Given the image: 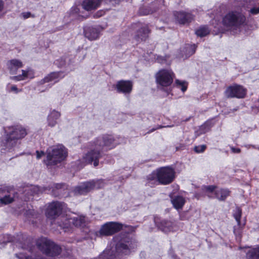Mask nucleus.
Instances as JSON below:
<instances>
[{"mask_svg": "<svg viewBox=\"0 0 259 259\" xmlns=\"http://www.w3.org/2000/svg\"><path fill=\"white\" fill-rule=\"evenodd\" d=\"M216 187L214 186H207L204 187V190L207 192H212L213 191L215 192Z\"/></svg>", "mask_w": 259, "mask_h": 259, "instance_id": "obj_36", "label": "nucleus"}, {"mask_svg": "<svg viewBox=\"0 0 259 259\" xmlns=\"http://www.w3.org/2000/svg\"><path fill=\"white\" fill-rule=\"evenodd\" d=\"M67 156V151L62 145H58L50 147L47 150L46 159L44 160L45 164L54 165L60 163Z\"/></svg>", "mask_w": 259, "mask_h": 259, "instance_id": "obj_3", "label": "nucleus"}, {"mask_svg": "<svg viewBox=\"0 0 259 259\" xmlns=\"http://www.w3.org/2000/svg\"><path fill=\"white\" fill-rule=\"evenodd\" d=\"M93 146V149L88 152L83 157V160L87 163H92L95 166H97L99 164V159L101 157V150L97 149Z\"/></svg>", "mask_w": 259, "mask_h": 259, "instance_id": "obj_13", "label": "nucleus"}, {"mask_svg": "<svg viewBox=\"0 0 259 259\" xmlns=\"http://www.w3.org/2000/svg\"><path fill=\"white\" fill-rule=\"evenodd\" d=\"M95 148L102 150L104 148L111 149L114 148L118 143L115 139L110 135H104L96 138L93 142Z\"/></svg>", "mask_w": 259, "mask_h": 259, "instance_id": "obj_5", "label": "nucleus"}, {"mask_svg": "<svg viewBox=\"0 0 259 259\" xmlns=\"http://www.w3.org/2000/svg\"><path fill=\"white\" fill-rule=\"evenodd\" d=\"M11 91L14 92L16 94L19 92V91L17 89L16 85H13L11 87Z\"/></svg>", "mask_w": 259, "mask_h": 259, "instance_id": "obj_40", "label": "nucleus"}, {"mask_svg": "<svg viewBox=\"0 0 259 259\" xmlns=\"http://www.w3.org/2000/svg\"><path fill=\"white\" fill-rule=\"evenodd\" d=\"M158 227L162 231L167 233L178 230L181 227H182V224L177 221L171 222L163 220L158 224Z\"/></svg>", "mask_w": 259, "mask_h": 259, "instance_id": "obj_14", "label": "nucleus"}, {"mask_svg": "<svg viewBox=\"0 0 259 259\" xmlns=\"http://www.w3.org/2000/svg\"><path fill=\"white\" fill-rule=\"evenodd\" d=\"M246 94L245 90L241 85L235 84L227 88L225 95L227 98H244Z\"/></svg>", "mask_w": 259, "mask_h": 259, "instance_id": "obj_11", "label": "nucleus"}, {"mask_svg": "<svg viewBox=\"0 0 259 259\" xmlns=\"http://www.w3.org/2000/svg\"><path fill=\"white\" fill-rule=\"evenodd\" d=\"M61 185L60 184H56V185H55V187H56L57 189H59V188H61Z\"/></svg>", "mask_w": 259, "mask_h": 259, "instance_id": "obj_47", "label": "nucleus"}, {"mask_svg": "<svg viewBox=\"0 0 259 259\" xmlns=\"http://www.w3.org/2000/svg\"><path fill=\"white\" fill-rule=\"evenodd\" d=\"M36 158L37 159H40L44 155V152L42 151H36Z\"/></svg>", "mask_w": 259, "mask_h": 259, "instance_id": "obj_39", "label": "nucleus"}, {"mask_svg": "<svg viewBox=\"0 0 259 259\" xmlns=\"http://www.w3.org/2000/svg\"><path fill=\"white\" fill-rule=\"evenodd\" d=\"M206 148V145H201L195 146L194 148V150L196 153H202V152H204V150H205Z\"/></svg>", "mask_w": 259, "mask_h": 259, "instance_id": "obj_34", "label": "nucleus"}, {"mask_svg": "<svg viewBox=\"0 0 259 259\" xmlns=\"http://www.w3.org/2000/svg\"><path fill=\"white\" fill-rule=\"evenodd\" d=\"M173 125H167V126H158L157 127L155 128H153L152 130H151L150 131V132H153L155 130H157V129H159V128H162L163 127H172Z\"/></svg>", "mask_w": 259, "mask_h": 259, "instance_id": "obj_42", "label": "nucleus"}, {"mask_svg": "<svg viewBox=\"0 0 259 259\" xmlns=\"http://www.w3.org/2000/svg\"><path fill=\"white\" fill-rule=\"evenodd\" d=\"M245 21V16L239 12H230L223 19L224 25L227 26H238L242 24Z\"/></svg>", "mask_w": 259, "mask_h": 259, "instance_id": "obj_9", "label": "nucleus"}, {"mask_svg": "<svg viewBox=\"0 0 259 259\" xmlns=\"http://www.w3.org/2000/svg\"><path fill=\"white\" fill-rule=\"evenodd\" d=\"M196 46L195 45H187L184 49L185 52V57H188L192 55L196 51Z\"/></svg>", "mask_w": 259, "mask_h": 259, "instance_id": "obj_30", "label": "nucleus"}, {"mask_svg": "<svg viewBox=\"0 0 259 259\" xmlns=\"http://www.w3.org/2000/svg\"><path fill=\"white\" fill-rule=\"evenodd\" d=\"M147 180L148 182L151 184H157L158 183V169L155 171H153L151 174L148 175L147 177Z\"/></svg>", "mask_w": 259, "mask_h": 259, "instance_id": "obj_28", "label": "nucleus"}, {"mask_svg": "<svg viewBox=\"0 0 259 259\" xmlns=\"http://www.w3.org/2000/svg\"><path fill=\"white\" fill-rule=\"evenodd\" d=\"M169 196L170 201L174 208L177 210L182 209L185 203L184 198L179 195L172 196V195H170Z\"/></svg>", "mask_w": 259, "mask_h": 259, "instance_id": "obj_22", "label": "nucleus"}, {"mask_svg": "<svg viewBox=\"0 0 259 259\" xmlns=\"http://www.w3.org/2000/svg\"><path fill=\"white\" fill-rule=\"evenodd\" d=\"M64 77V74L62 72H53L49 74L43 79L39 81V83L43 84L45 83L54 82H57Z\"/></svg>", "mask_w": 259, "mask_h": 259, "instance_id": "obj_17", "label": "nucleus"}, {"mask_svg": "<svg viewBox=\"0 0 259 259\" xmlns=\"http://www.w3.org/2000/svg\"><path fill=\"white\" fill-rule=\"evenodd\" d=\"M21 15L24 19H26L30 17L31 13L30 12H24L21 14Z\"/></svg>", "mask_w": 259, "mask_h": 259, "instance_id": "obj_38", "label": "nucleus"}, {"mask_svg": "<svg viewBox=\"0 0 259 259\" xmlns=\"http://www.w3.org/2000/svg\"><path fill=\"white\" fill-rule=\"evenodd\" d=\"M249 13L251 15H257L259 14V3L254 1H251L249 4Z\"/></svg>", "mask_w": 259, "mask_h": 259, "instance_id": "obj_24", "label": "nucleus"}, {"mask_svg": "<svg viewBox=\"0 0 259 259\" xmlns=\"http://www.w3.org/2000/svg\"><path fill=\"white\" fill-rule=\"evenodd\" d=\"M208 131V128L207 127V125H206V124L202 125L200 127L199 131L197 132L198 133L197 135H199L200 134H204L206 132H207Z\"/></svg>", "mask_w": 259, "mask_h": 259, "instance_id": "obj_35", "label": "nucleus"}, {"mask_svg": "<svg viewBox=\"0 0 259 259\" xmlns=\"http://www.w3.org/2000/svg\"><path fill=\"white\" fill-rule=\"evenodd\" d=\"M176 20L180 23L185 24L191 22L194 19V16L190 13L185 11L174 12Z\"/></svg>", "mask_w": 259, "mask_h": 259, "instance_id": "obj_15", "label": "nucleus"}, {"mask_svg": "<svg viewBox=\"0 0 259 259\" xmlns=\"http://www.w3.org/2000/svg\"><path fill=\"white\" fill-rule=\"evenodd\" d=\"M36 245L38 249L48 256L55 257L59 255L61 248L52 240L41 237L37 239Z\"/></svg>", "mask_w": 259, "mask_h": 259, "instance_id": "obj_4", "label": "nucleus"}, {"mask_svg": "<svg viewBox=\"0 0 259 259\" xmlns=\"http://www.w3.org/2000/svg\"><path fill=\"white\" fill-rule=\"evenodd\" d=\"M210 30L205 26H201L195 31L196 34L200 37H204L209 33Z\"/></svg>", "mask_w": 259, "mask_h": 259, "instance_id": "obj_29", "label": "nucleus"}, {"mask_svg": "<svg viewBox=\"0 0 259 259\" xmlns=\"http://www.w3.org/2000/svg\"><path fill=\"white\" fill-rule=\"evenodd\" d=\"M229 194L230 191L227 189H217L215 190V197L220 201L224 200Z\"/></svg>", "mask_w": 259, "mask_h": 259, "instance_id": "obj_23", "label": "nucleus"}, {"mask_svg": "<svg viewBox=\"0 0 259 259\" xmlns=\"http://www.w3.org/2000/svg\"><path fill=\"white\" fill-rule=\"evenodd\" d=\"M65 204L58 201H54L50 203L46 211V215L48 218H55L62 212Z\"/></svg>", "mask_w": 259, "mask_h": 259, "instance_id": "obj_12", "label": "nucleus"}, {"mask_svg": "<svg viewBox=\"0 0 259 259\" xmlns=\"http://www.w3.org/2000/svg\"><path fill=\"white\" fill-rule=\"evenodd\" d=\"M115 88L118 93L128 94L132 90L133 83L130 80H121L116 82Z\"/></svg>", "mask_w": 259, "mask_h": 259, "instance_id": "obj_16", "label": "nucleus"}, {"mask_svg": "<svg viewBox=\"0 0 259 259\" xmlns=\"http://www.w3.org/2000/svg\"><path fill=\"white\" fill-rule=\"evenodd\" d=\"M6 139L4 146L8 150L17 145L18 141L24 138L27 133L26 130L21 125L9 126L6 130Z\"/></svg>", "mask_w": 259, "mask_h": 259, "instance_id": "obj_1", "label": "nucleus"}, {"mask_svg": "<svg viewBox=\"0 0 259 259\" xmlns=\"http://www.w3.org/2000/svg\"><path fill=\"white\" fill-rule=\"evenodd\" d=\"M231 151L233 153H238L240 152V149L239 148H235L232 147Z\"/></svg>", "mask_w": 259, "mask_h": 259, "instance_id": "obj_44", "label": "nucleus"}, {"mask_svg": "<svg viewBox=\"0 0 259 259\" xmlns=\"http://www.w3.org/2000/svg\"><path fill=\"white\" fill-rule=\"evenodd\" d=\"M102 0H83L81 6L87 11H91L97 9L101 5Z\"/></svg>", "mask_w": 259, "mask_h": 259, "instance_id": "obj_18", "label": "nucleus"}, {"mask_svg": "<svg viewBox=\"0 0 259 259\" xmlns=\"http://www.w3.org/2000/svg\"><path fill=\"white\" fill-rule=\"evenodd\" d=\"M149 32L150 31L148 27L147 26H145L141 28V29L138 31L137 36L138 38L142 40H145L148 36Z\"/></svg>", "mask_w": 259, "mask_h": 259, "instance_id": "obj_25", "label": "nucleus"}, {"mask_svg": "<svg viewBox=\"0 0 259 259\" xmlns=\"http://www.w3.org/2000/svg\"><path fill=\"white\" fill-rule=\"evenodd\" d=\"M61 114L59 112L53 110L48 115L47 125L51 127H54L57 123V120L60 118Z\"/></svg>", "mask_w": 259, "mask_h": 259, "instance_id": "obj_20", "label": "nucleus"}, {"mask_svg": "<svg viewBox=\"0 0 259 259\" xmlns=\"http://www.w3.org/2000/svg\"><path fill=\"white\" fill-rule=\"evenodd\" d=\"M151 13H152V12H151L150 11H146L145 12L143 11V9H140V13L141 15H147V14H149Z\"/></svg>", "mask_w": 259, "mask_h": 259, "instance_id": "obj_43", "label": "nucleus"}, {"mask_svg": "<svg viewBox=\"0 0 259 259\" xmlns=\"http://www.w3.org/2000/svg\"><path fill=\"white\" fill-rule=\"evenodd\" d=\"M176 84L177 87L180 88L183 92L186 91L187 89V83L186 82L177 79L176 80Z\"/></svg>", "mask_w": 259, "mask_h": 259, "instance_id": "obj_33", "label": "nucleus"}, {"mask_svg": "<svg viewBox=\"0 0 259 259\" xmlns=\"http://www.w3.org/2000/svg\"><path fill=\"white\" fill-rule=\"evenodd\" d=\"M247 259H259V245L249 250L246 254Z\"/></svg>", "mask_w": 259, "mask_h": 259, "instance_id": "obj_26", "label": "nucleus"}, {"mask_svg": "<svg viewBox=\"0 0 259 259\" xmlns=\"http://www.w3.org/2000/svg\"><path fill=\"white\" fill-rule=\"evenodd\" d=\"M242 215V210L239 207H236L233 213V217L236 220L239 227H241L240 219Z\"/></svg>", "mask_w": 259, "mask_h": 259, "instance_id": "obj_31", "label": "nucleus"}, {"mask_svg": "<svg viewBox=\"0 0 259 259\" xmlns=\"http://www.w3.org/2000/svg\"><path fill=\"white\" fill-rule=\"evenodd\" d=\"M122 225L115 222H109L102 225L98 232L100 236H110L121 229Z\"/></svg>", "mask_w": 259, "mask_h": 259, "instance_id": "obj_10", "label": "nucleus"}, {"mask_svg": "<svg viewBox=\"0 0 259 259\" xmlns=\"http://www.w3.org/2000/svg\"><path fill=\"white\" fill-rule=\"evenodd\" d=\"M58 221V224L61 228L65 230V231H69L72 226L76 228H85L88 225V220L83 215H70L62 216Z\"/></svg>", "mask_w": 259, "mask_h": 259, "instance_id": "obj_2", "label": "nucleus"}, {"mask_svg": "<svg viewBox=\"0 0 259 259\" xmlns=\"http://www.w3.org/2000/svg\"><path fill=\"white\" fill-rule=\"evenodd\" d=\"M120 0H109L110 2H113L115 4L118 3Z\"/></svg>", "mask_w": 259, "mask_h": 259, "instance_id": "obj_46", "label": "nucleus"}, {"mask_svg": "<svg viewBox=\"0 0 259 259\" xmlns=\"http://www.w3.org/2000/svg\"><path fill=\"white\" fill-rule=\"evenodd\" d=\"M234 233L236 236H240L241 234V231L239 229H237L236 228L234 229Z\"/></svg>", "mask_w": 259, "mask_h": 259, "instance_id": "obj_41", "label": "nucleus"}, {"mask_svg": "<svg viewBox=\"0 0 259 259\" xmlns=\"http://www.w3.org/2000/svg\"><path fill=\"white\" fill-rule=\"evenodd\" d=\"M14 201L13 197L10 195H5L4 197L0 198V202L3 204H8L12 203Z\"/></svg>", "mask_w": 259, "mask_h": 259, "instance_id": "obj_32", "label": "nucleus"}, {"mask_svg": "<svg viewBox=\"0 0 259 259\" xmlns=\"http://www.w3.org/2000/svg\"><path fill=\"white\" fill-rule=\"evenodd\" d=\"M7 66L10 73L12 74H15L16 73L17 70L23 66V63L19 60L12 59L7 62Z\"/></svg>", "mask_w": 259, "mask_h": 259, "instance_id": "obj_21", "label": "nucleus"}, {"mask_svg": "<svg viewBox=\"0 0 259 259\" xmlns=\"http://www.w3.org/2000/svg\"><path fill=\"white\" fill-rule=\"evenodd\" d=\"M100 31V27H89L84 29V35L89 40H96L99 38Z\"/></svg>", "mask_w": 259, "mask_h": 259, "instance_id": "obj_19", "label": "nucleus"}, {"mask_svg": "<svg viewBox=\"0 0 259 259\" xmlns=\"http://www.w3.org/2000/svg\"><path fill=\"white\" fill-rule=\"evenodd\" d=\"M6 190V188L5 187L0 188V192H4Z\"/></svg>", "mask_w": 259, "mask_h": 259, "instance_id": "obj_45", "label": "nucleus"}, {"mask_svg": "<svg viewBox=\"0 0 259 259\" xmlns=\"http://www.w3.org/2000/svg\"><path fill=\"white\" fill-rule=\"evenodd\" d=\"M156 81L158 87H166L173 81L174 74L170 70L161 69L156 74Z\"/></svg>", "mask_w": 259, "mask_h": 259, "instance_id": "obj_7", "label": "nucleus"}, {"mask_svg": "<svg viewBox=\"0 0 259 259\" xmlns=\"http://www.w3.org/2000/svg\"><path fill=\"white\" fill-rule=\"evenodd\" d=\"M31 71L30 70H22V74L13 76L12 78L17 81L23 80L28 78L30 74Z\"/></svg>", "mask_w": 259, "mask_h": 259, "instance_id": "obj_27", "label": "nucleus"}, {"mask_svg": "<svg viewBox=\"0 0 259 259\" xmlns=\"http://www.w3.org/2000/svg\"><path fill=\"white\" fill-rule=\"evenodd\" d=\"M70 12L73 14H78L79 12V8L77 6H73L70 10Z\"/></svg>", "mask_w": 259, "mask_h": 259, "instance_id": "obj_37", "label": "nucleus"}, {"mask_svg": "<svg viewBox=\"0 0 259 259\" xmlns=\"http://www.w3.org/2000/svg\"><path fill=\"white\" fill-rule=\"evenodd\" d=\"M175 170L170 167H162L158 169V183L167 185L175 178Z\"/></svg>", "mask_w": 259, "mask_h": 259, "instance_id": "obj_8", "label": "nucleus"}, {"mask_svg": "<svg viewBox=\"0 0 259 259\" xmlns=\"http://www.w3.org/2000/svg\"><path fill=\"white\" fill-rule=\"evenodd\" d=\"M105 183L102 180H92L82 183L74 189L76 194H84L95 189L103 187Z\"/></svg>", "mask_w": 259, "mask_h": 259, "instance_id": "obj_6", "label": "nucleus"}]
</instances>
